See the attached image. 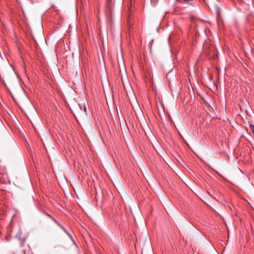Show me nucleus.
<instances>
[{
	"instance_id": "nucleus-1",
	"label": "nucleus",
	"mask_w": 254,
	"mask_h": 254,
	"mask_svg": "<svg viewBox=\"0 0 254 254\" xmlns=\"http://www.w3.org/2000/svg\"><path fill=\"white\" fill-rule=\"evenodd\" d=\"M136 238H137V237L138 238H147L149 237V233L146 228H144L142 231L138 229L136 232Z\"/></svg>"
},
{
	"instance_id": "nucleus-2",
	"label": "nucleus",
	"mask_w": 254,
	"mask_h": 254,
	"mask_svg": "<svg viewBox=\"0 0 254 254\" xmlns=\"http://www.w3.org/2000/svg\"><path fill=\"white\" fill-rule=\"evenodd\" d=\"M53 221L58 226H59L61 229H62L65 232L67 233L65 229L59 223L55 218L53 219Z\"/></svg>"
},
{
	"instance_id": "nucleus-3",
	"label": "nucleus",
	"mask_w": 254,
	"mask_h": 254,
	"mask_svg": "<svg viewBox=\"0 0 254 254\" xmlns=\"http://www.w3.org/2000/svg\"><path fill=\"white\" fill-rule=\"evenodd\" d=\"M249 127L251 129V130H252V133L254 136V125H253L252 124L250 125Z\"/></svg>"
},
{
	"instance_id": "nucleus-4",
	"label": "nucleus",
	"mask_w": 254,
	"mask_h": 254,
	"mask_svg": "<svg viewBox=\"0 0 254 254\" xmlns=\"http://www.w3.org/2000/svg\"><path fill=\"white\" fill-rule=\"evenodd\" d=\"M49 218H50L52 220H53L54 219L51 215L47 213L46 214Z\"/></svg>"
},
{
	"instance_id": "nucleus-5",
	"label": "nucleus",
	"mask_w": 254,
	"mask_h": 254,
	"mask_svg": "<svg viewBox=\"0 0 254 254\" xmlns=\"http://www.w3.org/2000/svg\"><path fill=\"white\" fill-rule=\"evenodd\" d=\"M185 2H188L189 1H192L193 0H183Z\"/></svg>"
},
{
	"instance_id": "nucleus-6",
	"label": "nucleus",
	"mask_w": 254,
	"mask_h": 254,
	"mask_svg": "<svg viewBox=\"0 0 254 254\" xmlns=\"http://www.w3.org/2000/svg\"><path fill=\"white\" fill-rule=\"evenodd\" d=\"M68 235H69V237H70L72 238L71 235H70L69 234H68Z\"/></svg>"
}]
</instances>
